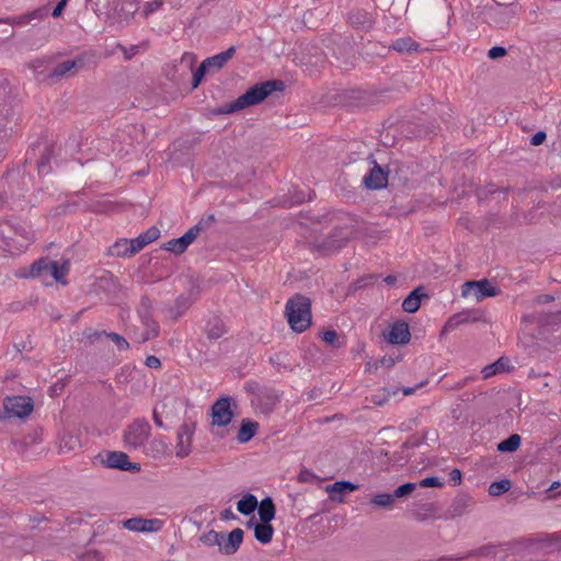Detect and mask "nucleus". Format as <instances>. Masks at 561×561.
Instances as JSON below:
<instances>
[{"label":"nucleus","mask_w":561,"mask_h":561,"mask_svg":"<svg viewBox=\"0 0 561 561\" xmlns=\"http://www.w3.org/2000/svg\"><path fill=\"white\" fill-rule=\"evenodd\" d=\"M390 48L398 53H412V51H419L420 45L413 41L411 37H402L398 38L396 42H393L390 45Z\"/></svg>","instance_id":"29"},{"label":"nucleus","mask_w":561,"mask_h":561,"mask_svg":"<svg viewBox=\"0 0 561 561\" xmlns=\"http://www.w3.org/2000/svg\"><path fill=\"white\" fill-rule=\"evenodd\" d=\"M53 261L39 259L31 265L30 276L37 277L43 273L49 272Z\"/></svg>","instance_id":"42"},{"label":"nucleus","mask_w":561,"mask_h":561,"mask_svg":"<svg viewBox=\"0 0 561 561\" xmlns=\"http://www.w3.org/2000/svg\"><path fill=\"white\" fill-rule=\"evenodd\" d=\"M67 5V0H60L57 5L55 7V9L53 10L51 12V15L54 18H58L61 15V12L62 10L65 9V7Z\"/></svg>","instance_id":"60"},{"label":"nucleus","mask_w":561,"mask_h":561,"mask_svg":"<svg viewBox=\"0 0 561 561\" xmlns=\"http://www.w3.org/2000/svg\"><path fill=\"white\" fill-rule=\"evenodd\" d=\"M232 399L229 397L219 398L211 405V424L217 426H227L230 424L234 413L231 410Z\"/></svg>","instance_id":"8"},{"label":"nucleus","mask_w":561,"mask_h":561,"mask_svg":"<svg viewBox=\"0 0 561 561\" xmlns=\"http://www.w3.org/2000/svg\"><path fill=\"white\" fill-rule=\"evenodd\" d=\"M209 71L208 68L206 67V65L202 61V64L199 65V67L195 70V72L193 73V81H192V85L193 88H197L198 84L201 83L202 79L204 78V76L206 75V72Z\"/></svg>","instance_id":"48"},{"label":"nucleus","mask_w":561,"mask_h":561,"mask_svg":"<svg viewBox=\"0 0 561 561\" xmlns=\"http://www.w3.org/2000/svg\"><path fill=\"white\" fill-rule=\"evenodd\" d=\"M386 340L392 345H404L410 342V327L404 321H396L386 334Z\"/></svg>","instance_id":"12"},{"label":"nucleus","mask_w":561,"mask_h":561,"mask_svg":"<svg viewBox=\"0 0 561 561\" xmlns=\"http://www.w3.org/2000/svg\"><path fill=\"white\" fill-rule=\"evenodd\" d=\"M84 558L87 561H103V557L98 551H88Z\"/></svg>","instance_id":"61"},{"label":"nucleus","mask_w":561,"mask_h":561,"mask_svg":"<svg viewBox=\"0 0 561 561\" xmlns=\"http://www.w3.org/2000/svg\"><path fill=\"white\" fill-rule=\"evenodd\" d=\"M113 9L121 22H128L137 12L138 4L136 0H116Z\"/></svg>","instance_id":"18"},{"label":"nucleus","mask_w":561,"mask_h":561,"mask_svg":"<svg viewBox=\"0 0 561 561\" xmlns=\"http://www.w3.org/2000/svg\"><path fill=\"white\" fill-rule=\"evenodd\" d=\"M195 427V422H185L180 426L178 431V443L175 446L176 457L185 458L191 454Z\"/></svg>","instance_id":"9"},{"label":"nucleus","mask_w":561,"mask_h":561,"mask_svg":"<svg viewBox=\"0 0 561 561\" xmlns=\"http://www.w3.org/2000/svg\"><path fill=\"white\" fill-rule=\"evenodd\" d=\"M285 84L282 80H268L260 82L247 90L234 101L224 104L211 111L213 115H227L262 103L274 91H284Z\"/></svg>","instance_id":"1"},{"label":"nucleus","mask_w":561,"mask_h":561,"mask_svg":"<svg viewBox=\"0 0 561 561\" xmlns=\"http://www.w3.org/2000/svg\"><path fill=\"white\" fill-rule=\"evenodd\" d=\"M102 463L107 468L119 469L124 471L137 472L140 470V463L130 462L127 454L123 451H108L102 458Z\"/></svg>","instance_id":"10"},{"label":"nucleus","mask_w":561,"mask_h":561,"mask_svg":"<svg viewBox=\"0 0 561 561\" xmlns=\"http://www.w3.org/2000/svg\"><path fill=\"white\" fill-rule=\"evenodd\" d=\"M370 504L375 507L389 510L393 506L394 500L390 493H379L370 499Z\"/></svg>","instance_id":"38"},{"label":"nucleus","mask_w":561,"mask_h":561,"mask_svg":"<svg viewBox=\"0 0 561 561\" xmlns=\"http://www.w3.org/2000/svg\"><path fill=\"white\" fill-rule=\"evenodd\" d=\"M226 333L225 323L218 319L214 318L209 320L206 325V334L210 340H217L221 337Z\"/></svg>","instance_id":"32"},{"label":"nucleus","mask_w":561,"mask_h":561,"mask_svg":"<svg viewBox=\"0 0 561 561\" xmlns=\"http://www.w3.org/2000/svg\"><path fill=\"white\" fill-rule=\"evenodd\" d=\"M33 411V402L28 397H8L3 402L0 419L24 417Z\"/></svg>","instance_id":"5"},{"label":"nucleus","mask_w":561,"mask_h":561,"mask_svg":"<svg viewBox=\"0 0 561 561\" xmlns=\"http://www.w3.org/2000/svg\"><path fill=\"white\" fill-rule=\"evenodd\" d=\"M437 511L433 503H425L414 508L411 512V515L414 519L419 522H425L428 518L434 517Z\"/></svg>","instance_id":"30"},{"label":"nucleus","mask_w":561,"mask_h":561,"mask_svg":"<svg viewBox=\"0 0 561 561\" xmlns=\"http://www.w3.org/2000/svg\"><path fill=\"white\" fill-rule=\"evenodd\" d=\"M243 530L241 528H236L228 534L227 539L221 540L220 551L226 554H233L238 551L242 540H243Z\"/></svg>","instance_id":"19"},{"label":"nucleus","mask_w":561,"mask_h":561,"mask_svg":"<svg viewBox=\"0 0 561 561\" xmlns=\"http://www.w3.org/2000/svg\"><path fill=\"white\" fill-rule=\"evenodd\" d=\"M78 61L76 60H66L54 67V69L48 75L49 78H61L65 77L68 72H70L73 68H76Z\"/></svg>","instance_id":"36"},{"label":"nucleus","mask_w":561,"mask_h":561,"mask_svg":"<svg viewBox=\"0 0 561 561\" xmlns=\"http://www.w3.org/2000/svg\"><path fill=\"white\" fill-rule=\"evenodd\" d=\"M520 436L518 434H512L506 439L497 444V451L500 453H513L520 446Z\"/></svg>","instance_id":"34"},{"label":"nucleus","mask_w":561,"mask_h":561,"mask_svg":"<svg viewBox=\"0 0 561 561\" xmlns=\"http://www.w3.org/2000/svg\"><path fill=\"white\" fill-rule=\"evenodd\" d=\"M125 529L138 533H157L162 529L163 522L158 518L146 519L142 517H133L123 522Z\"/></svg>","instance_id":"11"},{"label":"nucleus","mask_w":561,"mask_h":561,"mask_svg":"<svg viewBox=\"0 0 561 561\" xmlns=\"http://www.w3.org/2000/svg\"><path fill=\"white\" fill-rule=\"evenodd\" d=\"M449 481L453 483V485H458L461 483V471L457 468L453 469L449 472Z\"/></svg>","instance_id":"58"},{"label":"nucleus","mask_w":561,"mask_h":561,"mask_svg":"<svg viewBox=\"0 0 561 561\" xmlns=\"http://www.w3.org/2000/svg\"><path fill=\"white\" fill-rule=\"evenodd\" d=\"M273 534L274 528L271 525V523L261 522L260 524H255L254 526V537L259 542L263 545L271 542Z\"/></svg>","instance_id":"28"},{"label":"nucleus","mask_w":561,"mask_h":561,"mask_svg":"<svg viewBox=\"0 0 561 561\" xmlns=\"http://www.w3.org/2000/svg\"><path fill=\"white\" fill-rule=\"evenodd\" d=\"M420 485L422 488H437L442 486L443 483L439 481L437 477H427L420 481Z\"/></svg>","instance_id":"49"},{"label":"nucleus","mask_w":561,"mask_h":561,"mask_svg":"<svg viewBox=\"0 0 561 561\" xmlns=\"http://www.w3.org/2000/svg\"><path fill=\"white\" fill-rule=\"evenodd\" d=\"M507 54V50L505 47L502 46H494L488 51V57L490 59H496L500 57H504Z\"/></svg>","instance_id":"51"},{"label":"nucleus","mask_w":561,"mask_h":561,"mask_svg":"<svg viewBox=\"0 0 561 561\" xmlns=\"http://www.w3.org/2000/svg\"><path fill=\"white\" fill-rule=\"evenodd\" d=\"M517 14V5L511 3L503 5L499 2L494 7L489 9V15L491 20L496 24H506L510 19Z\"/></svg>","instance_id":"15"},{"label":"nucleus","mask_w":561,"mask_h":561,"mask_svg":"<svg viewBox=\"0 0 561 561\" xmlns=\"http://www.w3.org/2000/svg\"><path fill=\"white\" fill-rule=\"evenodd\" d=\"M162 4H163L162 0H153V1L147 2L145 5V9H144L145 16H148L150 13L160 9L162 7Z\"/></svg>","instance_id":"50"},{"label":"nucleus","mask_w":561,"mask_h":561,"mask_svg":"<svg viewBox=\"0 0 561 561\" xmlns=\"http://www.w3.org/2000/svg\"><path fill=\"white\" fill-rule=\"evenodd\" d=\"M236 53L234 46L229 47L227 50L221 51L215 56L208 57L203 62L209 71H218L233 57Z\"/></svg>","instance_id":"20"},{"label":"nucleus","mask_w":561,"mask_h":561,"mask_svg":"<svg viewBox=\"0 0 561 561\" xmlns=\"http://www.w3.org/2000/svg\"><path fill=\"white\" fill-rule=\"evenodd\" d=\"M358 489L357 484L350 481H336L333 484L327 485L325 490L329 496L334 502H343V494L353 492Z\"/></svg>","instance_id":"17"},{"label":"nucleus","mask_w":561,"mask_h":561,"mask_svg":"<svg viewBox=\"0 0 561 561\" xmlns=\"http://www.w3.org/2000/svg\"><path fill=\"white\" fill-rule=\"evenodd\" d=\"M259 430V423L250 419H243L238 431L237 439L239 443H248L251 440Z\"/></svg>","instance_id":"23"},{"label":"nucleus","mask_w":561,"mask_h":561,"mask_svg":"<svg viewBox=\"0 0 561 561\" xmlns=\"http://www.w3.org/2000/svg\"><path fill=\"white\" fill-rule=\"evenodd\" d=\"M322 340L329 345H335V341L337 340V334L334 330H328L322 333Z\"/></svg>","instance_id":"54"},{"label":"nucleus","mask_w":561,"mask_h":561,"mask_svg":"<svg viewBox=\"0 0 561 561\" xmlns=\"http://www.w3.org/2000/svg\"><path fill=\"white\" fill-rule=\"evenodd\" d=\"M257 500L253 494H245L241 500L237 503V510L242 515L252 514L257 507Z\"/></svg>","instance_id":"31"},{"label":"nucleus","mask_w":561,"mask_h":561,"mask_svg":"<svg viewBox=\"0 0 561 561\" xmlns=\"http://www.w3.org/2000/svg\"><path fill=\"white\" fill-rule=\"evenodd\" d=\"M542 387L543 388H556V389L559 390V392H561V382H560V380H557V382H554V383H551L549 380H545L542 382Z\"/></svg>","instance_id":"63"},{"label":"nucleus","mask_w":561,"mask_h":561,"mask_svg":"<svg viewBox=\"0 0 561 561\" xmlns=\"http://www.w3.org/2000/svg\"><path fill=\"white\" fill-rule=\"evenodd\" d=\"M547 138V134L543 130H539L530 139V144L533 146H539L541 145Z\"/></svg>","instance_id":"56"},{"label":"nucleus","mask_w":561,"mask_h":561,"mask_svg":"<svg viewBox=\"0 0 561 561\" xmlns=\"http://www.w3.org/2000/svg\"><path fill=\"white\" fill-rule=\"evenodd\" d=\"M398 390H389L387 388H381L377 391V393L371 394L370 398H366V400L370 401L373 404L377 407H381L388 402L390 396H396Z\"/></svg>","instance_id":"37"},{"label":"nucleus","mask_w":561,"mask_h":561,"mask_svg":"<svg viewBox=\"0 0 561 561\" xmlns=\"http://www.w3.org/2000/svg\"><path fill=\"white\" fill-rule=\"evenodd\" d=\"M106 336L115 343L119 351H127L129 348V343L118 333L110 332Z\"/></svg>","instance_id":"47"},{"label":"nucleus","mask_w":561,"mask_h":561,"mask_svg":"<svg viewBox=\"0 0 561 561\" xmlns=\"http://www.w3.org/2000/svg\"><path fill=\"white\" fill-rule=\"evenodd\" d=\"M351 233V230L336 228L331 236H329L321 244H319V248L323 251L339 250L346 244Z\"/></svg>","instance_id":"13"},{"label":"nucleus","mask_w":561,"mask_h":561,"mask_svg":"<svg viewBox=\"0 0 561 561\" xmlns=\"http://www.w3.org/2000/svg\"><path fill=\"white\" fill-rule=\"evenodd\" d=\"M192 305V301L186 296H179L174 301V305L170 307L169 312L172 318L178 319L181 317Z\"/></svg>","instance_id":"33"},{"label":"nucleus","mask_w":561,"mask_h":561,"mask_svg":"<svg viewBox=\"0 0 561 561\" xmlns=\"http://www.w3.org/2000/svg\"><path fill=\"white\" fill-rule=\"evenodd\" d=\"M201 541L207 546H218L220 548L224 534L216 530H209L201 536Z\"/></svg>","instance_id":"44"},{"label":"nucleus","mask_w":561,"mask_h":561,"mask_svg":"<svg viewBox=\"0 0 561 561\" xmlns=\"http://www.w3.org/2000/svg\"><path fill=\"white\" fill-rule=\"evenodd\" d=\"M159 236V229L157 227H150L148 230L139 234L137 238L131 239L134 244V251H141L147 244L157 240Z\"/></svg>","instance_id":"24"},{"label":"nucleus","mask_w":561,"mask_h":561,"mask_svg":"<svg viewBox=\"0 0 561 561\" xmlns=\"http://www.w3.org/2000/svg\"><path fill=\"white\" fill-rule=\"evenodd\" d=\"M499 294V289L491 285L490 280L484 278L481 280H469L462 285L461 295L463 297H474L478 301L486 297H494Z\"/></svg>","instance_id":"7"},{"label":"nucleus","mask_w":561,"mask_h":561,"mask_svg":"<svg viewBox=\"0 0 561 561\" xmlns=\"http://www.w3.org/2000/svg\"><path fill=\"white\" fill-rule=\"evenodd\" d=\"M151 434V427L145 419H137L124 432V444L129 449L142 447Z\"/></svg>","instance_id":"3"},{"label":"nucleus","mask_w":561,"mask_h":561,"mask_svg":"<svg viewBox=\"0 0 561 561\" xmlns=\"http://www.w3.org/2000/svg\"><path fill=\"white\" fill-rule=\"evenodd\" d=\"M480 319V316H472L471 312H460L457 314H454L448 319L446 322L444 330H454L458 328L461 324L471 322V321H478Z\"/></svg>","instance_id":"27"},{"label":"nucleus","mask_w":561,"mask_h":561,"mask_svg":"<svg viewBox=\"0 0 561 561\" xmlns=\"http://www.w3.org/2000/svg\"><path fill=\"white\" fill-rule=\"evenodd\" d=\"M348 19H350L351 24H353L357 27L368 28L371 26V19L369 16V14L366 12L358 11V12L351 13Z\"/></svg>","instance_id":"41"},{"label":"nucleus","mask_w":561,"mask_h":561,"mask_svg":"<svg viewBox=\"0 0 561 561\" xmlns=\"http://www.w3.org/2000/svg\"><path fill=\"white\" fill-rule=\"evenodd\" d=\"M152 302L149 297L144 296L140 300L138 313L141 319L151 318Z\"/></svg>","instance_id":"46"},{"label":"nucleus","mask_w":561,"mask_h":561,"mask_svg":"<svg viewBox=\"0 0 561 561\" xmlns=\"http://www.w3.org/2000/svg\"><path fill=\"white\" fill-rule=\"evenodd\" d=\"M541 541L547 546H559L561 542V537L557 534L547 535Z\"/></svg>","instance_id":"55"},{"label":"nucleus","mask_w":561,"mask_h":561,"mask_svg":"<svg viewBox=\"0 0 561 561\" xmlns=\"http://www.w3.org/2000/svg\"><path fill=\"white\" fill-rule=\"evenodd\" d=\"M13 115L9 91L0 83V127Z\"/></svg>","instance_id":"21"},{"label":"nucleus","mask_w":561,"mask_h":561,"mask_svg":"<svg viewBox=\"0 0 561 561\" xmlns=\"http://www.w3.org/2000/svg\"><path fill=\"white\" fill-rule=\"evenodd\" d=\"M213 220L214 216L210 215L206 220L198 221L195 226L191 227L182 237L168 241L164 244V249L178 255L184 253L188 245Z\"/></svg>","instance_id":"4"},{"label":"nucleus","mask_w":561,"mask_h":561,"mask_svg":"<svg viewBox=\"0 0 561 561\" xmlns=\"http://www.w3.org/2000/svg\"><path fill=\"white\" fill-rule=\"evenodd\" d=\"M390 171L385 172L383 169L375 163V167L364 176V184L369 190H380L387 186L388 174Z\"/></svg>","instance_id":"14"},{"label":"nucleus","mask_w":561,"mask_h":561,"mask_svg":"<svg viewBox=\"0 0 561 561\" xmlns=\"http://www.w3.org/2000/svg\"><path fill=\"white\" fill-rule=\"evenodd\" d=\"M69 272V263L66 261L61 266L56 261H53L49 273L55 280L66 284L64 279Z\"/></svg>","instance_id":"39"},{"label":"nucleus","mask_w":561,"mask_h":561,"mask_svg":"<svg viewBox=\"0 0 561 561\" xmlns=\"http://www.w3.org/2000/svg\"><path fill=\"white\" fill-rule=\"evenodd\" d=\"M48 13L47 7L37 8L31 12L22 14L20 16L0 19V23H7L11 25L23 26L37 20H43Z\"/></svg>","instance_id":"16"},{"label":"nucleus","mask_w":561,"mask_h":561,"mask_svg":"<svg viewBox=\"0 0 561 561\" xmlns=\"http://www.w3.org/2000/svg\"><path fill=\"white\" fill-rule=\"evenodd\" d=\"M84 336L90 341V342H94L96 340H99L102 335H105L107 334V332L105 331H96V330H92V329H87L84 332H83Z\"/></svg>","instance_id":"52"},{"label":"nucleus","mask_w":561,"mask_h":561,"mask_svg":"<svg viewBox=\"0 0 561 561\" xmlns=\"http://www.w3.org/2000/svg\"><path fill=\"white\" fill-rule=\"evenodd\" d=\"M285 314L293 331L305 332L311 324V300L304 295L296 294L288 299Z\"/></svg>","instance_id":"2"},{"label":"nucleus","mask_w":561,"mask_h":561,"mask_svg":"<svg viewBox=\"0 0 561 561\" xmlns=\"http://www.w3.org/2000/svg\"><path fill=\"white\" fill-rule=\"evenodd\" d=\"M220 516H221V519H233L236 517L233 512L230 508L222 511Z\"/></svg>","instance_id":"64"},{"label":"nucleus","mask_w":561,"mask_h":561,"mask_svg":"<svg viewBox=\"0 0 561 561\" xmlns=\"http://www.w3.org/2000/svg\"><path fill=\"white\" fill-rule=\"evenodd\" d=\"M108 253L113 256L117 257H125V256H131L136 254L137 252L134 251V244L131 239H123L117 242H115L108 250Z\"/></svg>","instance_id":"25"},{"label":"nucleus","mask_w":561,"mask_h":561,"mask_svg":"<svg viewBox=\"0 0 561 561\" xmlns=\"http://www.w3.org/2000/svg\"><path fill=\"white\" fill-rule=\"evenodd\" d=\"M144 324L146 325V331L142 333L141 341L146 342L151 339H154L159 334V324L152 318L142 319Z\"/></svg>","instance_id":"40"},{"label":"nucleus","mask_w":561,"mask_h":561,"mask_svg":"<svg viewBox=\"0 0 561 561\" xmlns=\"http://www.w3.org/2000/svg\"><path fill=\"white\" fill-rule=\"evenodd\" d=\"M77 443H78V440L72 436L64 437L60 443V449L61 450H65V449L71 450L75 448V445Z\"/></svg>","instance_id":"53"},{"label":"nucleus","mask_w":561,"mask_h":561,"mask_svg":"<svg viewBox=\"0 0 561 561\" xmlns=\"http://www.w3.org/2000/svg\"><path fill=\"white\" fill-rule=\"evenodd\" d=\"M507 363H508L507 359H505L504 357H501L497 360H495L493 364L486 365L481 371L483 375V378L488 379L497 373L504 371L507 367Z\"/></svg>","instance_id":"35"},{"label":"nucleus","mask_w":561,"mask_h":561,"mask_svg":"<svg viewBox=\"0 0 561 561\" xmlns=\"http://www.w3.org/2000/svg\"><path fill=\"white\" fill-rule=\"evenodd\" d=\"M280 400V394L277 390L268 387L257 388L252 399V403L256 410L264 415H268L277 405Z\"/></svg>","instance_id":"6"},{"label":"nucleus","mask_w":561,"mask_h":561,"mask_svg":"<svg viewBox=\"0 0 561 561\" xmlns=\"http://www.w3.org/2000/svg\"><path fill=\"white\" fill-rule=\"evenodd\" d=\"M145 364H146L147 367L153 368V369H157V368L161 367L160 359L157 356H153V355L147 356V358L145 360Z\"/></svg>","instance_id":"57"},{"label":"nucleus","mask_w":561,"mask_h":561,"mask_svg":"<svg viewBox=\"0 0 561 561\" xmlns=\"http://www.w3.org/2000/svg\"><path fill=\"white\" fill-rule=\"evenodd\" d=\"M426 383H427V380H423L420 383H417L415 387H404V388H402V393L404 396H411L416 391V389L423 387Z\"/></svg>","instance_id":"59"},{"label":"nucleus","mask_w":561,"mask_h":561,"mask_svg":"<svg viewBox=\"0 0 561 561\" xmlns=\"http://www.w3.org/2000/svg\"><path fill=\"white\" fill-rule=\"evenodd\" d=\"M511 489V481L503 479L500 481L492 482L489 486V493L492 496H499Z\"/></svg>","instance_id":"43"},{"label":"nucleus","mask_w":561,"mask_h":561,"mask_svg":"<svg viewBox=\"0 0 561 561\" xmlns=\"http://www.w3.org/2000/svg\"><path fill=\"white\" fill-rule=\"evenodd\" d=\"M528 377L529 378H545V379H548L551 377L550 373L546 371V373H539V371H536L535 369H530L529 373H528Z\"/></svg>","instance_id":"62"},{"label":"nucleus","mask_w":561,"mask_h":561,"mask_svg":"<svg viewBox=\"0 0 561 561\" xmlns=\"http://www.w3.org/2000/svg\"><path fill=\"white\" fill-rule=\"evenodd\" d=\"M415 486H416L415 483H412V482L403 483V484L399 485L393 491V493L391 495L393 496V500L396 501V499H400V497L411 494L415 490Z\"/></svg>","instance_id":"45"},{"label":"nucleus","mask_w":561,"mask_h":561,"mask_svg":"<svg viewBox=\"0 0 561 561\" xmlns=\"http://www.w3.org/2000/svg\"><path fill=\"white\" fill-rule=\"evenodd\" d=\"M422 297H426V294L423 293V287L419 286L404 298L402 309L409 313L416 312L420 309Z\"/></svg>","instance_id":"22"},{"label":"nucleus","mask_w":561,"mask_h":561,"mask_svg":"<svg viewBox=\"0 0 561 561\" xmlns=\"http://www.w3.org/2000/svg\"><path fill=\"white\" fill-rule=\"evenodd\" d=\"M276 508L270 496L264 497L259 504V516L262 523H271L275 518Z\"/></svg>","instance_id":"26"}]
</instances>
